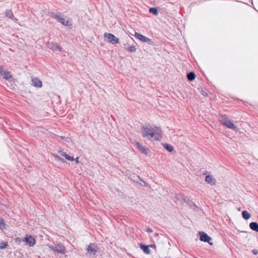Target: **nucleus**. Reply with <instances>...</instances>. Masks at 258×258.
Wrapping results in <instances>:
<instances>
[{"label": "nucleus", "mask_w": 258, "mask_h": 258, "mask_svg": "<svg viewBox=\"0 0 258 258\" xmlns=\"http://www.w3.org/2000/svg\"><path fill=\"white\" fill-rule=\"evenodd\" d=\"M142 136L150 140H159L161 138V130L158 127L150 125L142 126L141 128Z\"/></svg>", "instance_id": "obj_1"}, {"label": "nucleus", "mask_w": 258, "mask_h": 258, "mask_svg": "<svg viewBox=\"0 0 258 258\" xmlns=\"http://www.w3.org/2000/svg\"><path fill=\"white\" fill-rule=\"evenodd\" d=\"M50 17L56 19L58 22H60L64 26H70L71 25V21L68 20L67 21L63 18H61L60 16V13L59 12L57 13H51L50 14Z\"/></svg>", "instance_id": "obj_2"}, {"label": "nucleus", "mask_w": 258, "mask_h": 258, "mask_svg": "<svg viewBox=\"0 0 258 258\" xmlns=\"http://www.w3.org/2000/svg\"><path fill=\"white\" fill-rule=\"evenodd\" d=\"M48 247L53 251L61 254H64L66 252V248L61 243L54 245H48Z\"/></svg>", "instance_id": "obj_3"}, {"label": "nucleus", "mask_w": 258, "mask_h": 258, "mask_svg": "<svg viewBox=\"0 0 258 258\" xmlns=\"http://www.w3.org/2000/svg\"><path fill=\"white\" fill-rule=\"evenodd\" d=\"M104 37L108 42L113 44L118 43L119 42V39L111 33H105Z\"/></svg>", "instance_id": "obj_4"}, {"label": "nucleus", "mask_w": 258, "mask_h": 258, "mask_svg": "<svg viewBox=\"0 0 258 258\" xmlns=\"http://www.w3.org/2000/svg\"><path fill=\"white\" fill-rule=\"evenodd\" d=\"M220 121L223 125L226 126L229 128L232 129L235 131L238 130L237 127L235 126L232 121L226 117H224Z\"/></svg>", "instance_id": "obj_5"}, {"label": "nucleus", "mask_w": 258, "mask_h": 258, "mask_svg": "<svg viewBox=\"0 0 258 258\" xmlns=\"http://www.w3.org/2000/svg\"><path fill=\"white\" fill-rule=\"evenodd\" d=\"M134 36L137 39H138L143 42H146L150 45L153 44V41L151 39L146 37L142 34H141L138 32H135Z\"/></svg>", "instance_id": "obj_6"}, {"label": "nucleus", "mask_w": 258, "mask_h": 258, "mask_svg": "<svg viewBox=\"0 0 258 258\" xmlns=\"http://www.w3.org/2000/svg\"><path fill=\"white\" fill-rule=\"evenodd\" d=\"M22 241L25 242L26 244L29 246H33L36 242L35 239L31 235H26L22 239Z\"/></svg>", "instance_id": "obj_7"}, {"label": "nucleus", "mask_w": 258, "mask_h": 258, "mask_svg": "<svg viewBox=\"0 0 258 258\" xmlns=\"http://www.w3.org/2000/svg\"><path fill=\"white\" fill-rule=\"evenodd\" d=\"M199 235L200 236V240L202 241L207 242L209 243L211 245L213 244L212 242H210V240H212L211 237H210L206 233L203 231L199 232Z\"/></svg>", "instance_id": "obj_8"}, {"label": "nucleus", "mask_w": 258, "mask_h": 258, "mask_svg": "<svg viewBox=\"0 0 258 258\" xmlns=\"http://www.w3.org/2000/svg\"><path fill=\"white\" fill-rule=\"evenodd\" d=\"M0 74L3 78L7 80H10L13 78L10 73L7 71H5L3 66H0Z\"/></svg>", "instance_id": "obj_9"}, {"label": "nucleus", "mask_w": 258, "mask_h": 258, "mask_svg": "<svg viewBox=\"0 0 258 258\" xmlns=\"http://www.w3.org/2000/svg\"><path fill=\"white\" fill-rule=\"evenodd\" d=\"M99 247L94 243H91L88 247L87 250L89 253L95 254L98 251Z\"/></svg>", "instance_id": "obj_10"}, {"label": "nucleus", "mask_w": 258, "mask_h": 258, "mask_svg": "<svg viewBox=\"0 0 258 258\" xmlns=\"http://www.w3.org/2000/svg\"><path fill=\"white\" fill-rule=\"evenodd\" d=\"M48 47L55 51H61L62 50V48L59 45L54 42L48 43Z\"/></svg>", "instance_id": "obj_11"}, {"label": "nucleus", "mask_w": 258, "mask_h": 258, "mask_svg": "<svg viewBox=\"0 0 258 258\" xmlns=\"http://www.w3.org/2000/svg\"><path fill=\"white\" fill-rule=\"evenodd\" d=\"M31 81L32 85L35 87L41 88L42 86V82L37 78H32Z\"/></svg>", "instance_id": "obj_12"}, {"label": "nucleus", "mask_w": 258, "mask_h": 258, "mask_svg": "<svg viewBox=\"0 0 258 258\" xmlns=\"http://www.w3.org/2000/svg\"><path fill=\"white\" fill-rule=\"evenodd\" d=\"M136 146L142 153L145 155H147L148 154L147 149H146L145 147H143L140 143L137 142L136 143Z\"/></svg>", "instance_id": "obj_13"}, {"label": "nucleus", "mask_w": 258, "mask_h": 258, "mask_svg": "<svg viewBox=\"0 0 258 258\" xmlns=\"http://www.w3.org/2000/svg\"><path fill=\"white\" fill-rule=\"evenodd\" d=\"M205 181L211 185H214L216 183V179L212 175L206 176Z\"/></svg>", "instance_id": "obj_14"}, {"label": "nucleus", "mask_w": 258, "mask_h": 258, "mask_svg": "<svg viewBox=\"0 0 258 258\" xmlns=\"http://www.w3.org/2000/svg\"><path fill=\"white\" fill-rule=\"evenodd\" d=\"M58 153L60 154V155L63 157H64L67 160L69 161H74V158L73 157L70 156L69 155H68L66 152H63V151L59 150L58 151Z\"/></svg>", "instance_id": "obj_15"}, {"label": "nucleus", "mask_w": 258, "mask_h": 258, "mask_svg": "<svg viewBox=\"0 0 258 258\" xmlns=\"http://www.w3.org/2000/svg\"><path fill=\"white\" fill-rule=\"evenodd\" d=\"M140 248L146 254H150L151 253V250L149 249L148 245L141 244Z\"/></svg>", "instance_id": "obj_16"}, {"label": "nucleus", "mask_w": 258, "mask_h": 258, "mask_svg": "<svg viewBox=\"0 0 258 258\" xmlns=\"http://www.w3.org/2000/svg\"><path fill=\"white\" fill-rule=\"evenodd\" d=\"M250 228L256 232H258V223L256 222H252L249 224Z\"/></svg>", "instance_id": "obj_17"}, {"label": "nucleus", "mask_w": 258, "mask_h": 258, "mask_svg": "<svg viewBox=\"0 0 258 258\" xmlns=\"http://www.w3.org/2000/svg\"><path fill=\"white\" fill-rule=\"evenodd\" d=\"M5 15L13 20H17L16 18H14L12 11L10 10H8L5 12Z\"/></svg>", "instance_id": "obj_18"}, {"label": "nucleus", "mask_w": 258, "mask_h": 258, "mask_svg": "<svg viewBox=\"0 0 258 258\" xmlns=\"http://www.w3.org/2000/svg\"><path fill=\"white\" fill-rule=\"evenodd\" d=\"M242 217L246 220L249 219L251 217L250 214L246 211H242Z\"/></svg>", "instance_id": "obj_19"}, {"label": "nucleus", "mask_w": 258, "mask_h": 258, "mask_svg": "<svg viewBox=\"0 0 258 258\" xmlns=\"http://www.w3.org/2000/svg\"><path fill=\"white\" fill-rule=\"evenodd\" d=\"M163 147L165 148L168 151L171 152L173 151L174 148L172 145H170L168 144H163Z\"/></svg>", "instance_id": "obj_20"}, {"label": "nucleus", "mask_w": 258, "mask_h": 258, "mask_svg": "<svg viewBox=\"0 0 258 258\" xmlns=\"http://www.w3.org/2000/svg\"><path fill=\"white\" fill-rule=\"evenodd\" d=\"M195 77L196 76L194 72H190L187 75V79L190 81L194 80L195 79Z\"/></svg>", "instance_id": "obj_21"}, {"label": "nucleus", "mask_w": 258, "mask_h": 258, "mask_svg": "<svg viewBox=\"0 0 258 258\" xmlns=\"http://www.w3.org/2000/svg\"><path fill=\"white\" fill-rule=\"evenodd\" d=\"M149 12L155 15H157L158 13L156 8H151L149 9Z\"/></svg>", "instance_id": "obj_22"}, {"label": "nucleus", "mask_w": 258, "mask_h": 258, "mask_svg": "<svg viewBox=\"0 0 258 258\" xmlns=\"http://www.w3.org/2000/svg\"><path fill=\"white\" fill-rule=\"evenodd\" d=\"M8 245V242L3 241L0 243V248L1 249H5L7 247Z\"/></svg>", "instance_id": "obj_23"}, {"label": "nucleus", "mask_w": 258, "mask_h": 258, "mask_svg": "<svg viewBox=\"0 0 258 258\" xmlns=\"http://www.w3.org/2000/svg\"><path fill=\"white\" fill-rule=\"evenodd\" d=\"M137 48L135 45H132L127 48V50L132 52H135Z\"/></svg>", "instance_id": "obj_24"}, {"label": "nucleus", "mask_w": 258, "mask_h": 258, "mask_svg": "<svg viewBox=\"0 0 258 258\" xmlns=\"http://www.w3.org/2000/svg\"><path fill=\"white\" fill-rule=\"evenodd\" d=\"M5 224L2 218H0V229H3L5 228Z\"/></svg>", "instance_id": "obj_25"}, {"label": "nucleus", "mask_w": 258, "mask_h": 258, "mask_svg": "<svg viewBox=\"0 0 258 258\" xmlns=\"http://www.w3.org/2000/svg\"><path fill=\"white\" fill-rule=\"evenodd\" d=\"M54 157H55V159L57 161H64L62 158H61L60 157H59L58 156L55 155Z\"/></svg>", "instance_id": "obj_26"}, {"label": "nucleus", "mask_w": 258, "mask_h": 258, "mask_svg": "<svg viewBox=\"0 0 258 258\" xmlns=\"http://www.w3.org/2000/svg\"><path fill=\"white\" fill-rule=\"evenodd\" d=\"M159 236V234L157 233H155L153 234V237L154 238H156V239H158V237Z\"/></svg>", "instance_id": "obj_27"}, {"label": "nucleus", "mask_w": 258, "mask_h": 258, "mask_svg": "<svg viewBox=\"0 0 258 258\" xmlns=\"http://www.w3.org/2000/svg\"><path fill=\"white\" fill-rule=\"evenodd\" d=\"M148 246H149V247H151V248H156V245L154 244H150Z\"/></svg>", "instance_id": "obj_28"}, {"label": "nucleus", "mask_w": 258, "mask_h": 258, "mask_svg": "<svg viewBox=\"0 0 258 258\" xmlns=\"http://www.w3.org/2000/svg\"><path fill=\"white\" fill-rule=\"evenodd\" d=\"M147 231L149 233H152V232H153V230L151 228L148 227L147 229Z\"/></svg>", "instance_id": "obj_29"}, {"label": "nucleus", "mask_w": 258, "mask_h": 258, "mask_svg": "<svg viewBox=\"0 0 258 258\" xmlns=\"http://www.w3.org/2000/svg\"><path fill=\"white\" fill-rule=\"evenodd\" d=\"M15 241H16V242L19 243V242H20L21 241V238H16L15 239Z\"/></svg>", "instance_id": "obj_30"}, {"label": "nucleus", "mask_w": 258, "mask_h": 258, "mask_svg": "<svg viewBox=\"0 0 258 258\" xmlns=\"http://www.w3.org/2000/svg\"><path fill=\"white\" fill-rule=\"evenodd\" d=\"M74 160H75L77 163H79V157H77L76 159H74Z\"/></svg>", "instance_id": "obj_31"}, {"label": "nucleus", "mask_w": 258, "mask_h": 258, "mask_svg": "<svg viewBox=\"0 0 258 258\" xmlns=\"http://www.w3.org/2000/svg\"><path fill=\"white\" fill-rule=\"evenodd\" d=\"M253 251V253L254 254H256V253H257V250H253V251Z\"/></svg>", "instance_id": "obj_32"}, {"label": "nucleus", "mask_w": 258, "mask_h": 258, "mask_svg": "<svg viewBox=\"0 0 258 258\" xmlns=\"http://www.w3.org/2000/svg\"><path fill=\"white\" fill-rule=\"evenodd\" d=\"M205 94H207V93H205L203 94V95H205Z\"/></svg>", "instance_id": "obj_33"}, {"label": "nucleus", "mask_w": 258, "mask_h": 258, "mask_svg": "<svg viewBox=\"0 0 258 258\" xmlns=\"http://www.w3.org/2000/svg\"><path fill=\"white\" fill-rule=\"evenodd\" d=\"M205 94H207V93H205L203 94V95H205Z\"/></svg>", "instance_id": "obj_34"}, {"label": "nucleus", "mask_w": 258, "mask_h": 258, "mask_svg": "<svg viewBox=\"0 0 258 258\" xmlns=\"http://www.w3.org/2000/svg\"><path fill=\"white\" fill-rule=\"evenodd\" d=\"M205 94H207V93H205L203 94V95H205Z\"/></svg>", "instance_id": "obj_35"}]
</instances>
